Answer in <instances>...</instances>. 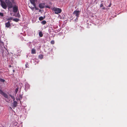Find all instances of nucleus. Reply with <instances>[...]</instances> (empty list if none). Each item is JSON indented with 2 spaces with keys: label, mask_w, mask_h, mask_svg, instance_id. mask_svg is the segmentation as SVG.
Instances as JSON below:
<instances>
[{
  "label": "nucleus",
  "mask_w": 127,
  "mask_h": 127,
  "mask_svg": "<svg viewBox=\"0 0 127 127\" xmlns=\"http://www.w3.org/2000/svg\"><path fill=\"white\" fill-rule=\"evenodd\" d=\"M54 43H55L54 41L53 40H52L51 41V44H54Z\"/></svg>",
  "instance_id": "nucleus-24"
},
{
  "label": "nucleus",
  "mask_w": 127,
  "mask_h": 127,
  "mask_svg": "<svg viewBox=\"0 0 127 127\" xmlns=\"http://www.w3.org/2000/svg\"><path fill=\"white\" fill-rule=\"evenodd\" d=\"M39 35L40 37H41L43 36V34L41 31L39 33Z\"/></svg>",
  "instance_id": "nucleus-14"
},
{
  "label": "nucleus",
  "mask_w": 127,
  "mask_h": 127,
  "mask_svg": "<svg viewBox=\"0 0 127 127\" xmlns=\"http://www.w3.org/2000/svg\"><path fill=\"white\" fill-rule=\"evenodd\" d=\"M17 104V102L15 100L13 101V102L12 103V106L14 107H16Z\"/></svg>",
  "instance_id": "nucleus-10"
},
{
  "label": "nucleus",
  "mask_w": 127,
  "mask_h": 127,
  "mask_svg": "<svg viewBox=\"0 0 127 127\" xmlns=\"http://www.w3.org/2000/svg\"><path fill=\"white\" fill-rule=\"evenodd\" d=\"M0 16H3V13L0 12Z\"/></svg>",
  "instance_id": "nucleus-25"
},
{
  "label": "nucleus",
  "mask_w": 127,
  "mask_h": 127,
  "mask_svg": "<svg viewBox=\"0 0 127 127\" xmlns=\"http://www.w3.org/2000/svg\"><path fill=\"white\" fill-rule=\"evenodd\" d=\"M23 97V95H19V97L18 98H17L16 99L17 100H21L22 98Z\"/></svg>",
  "instance_id": "nucleus-13"
},
{
  "label": "nucleus",
  "mask_w": 127,
  "mask_h": 127,
  "mask_svg": "<svg viewBox=\"0 0 127 127\" xmlns=\"http://www.w3.org/2000/svg\"><path fill=\"white\" fill-rule=\"evenodd\" d=\"M31 8V9H32V10H33L34 9V7H32V8Z\"/></svg>",
  "instance_id": "nucleus-28"
},
{
  "label": "nucleus",
  "mask_w": 127,
  "mask_h": 127,
  "mask_svg": "<svg viewBox=\"0 0 127 127\" xmlns=\"http://www.w3.org/2000/svg\"><path fill=\"white\" fill-rule=\"evenodd\" d=\"M0 81L1 82H4L5 80L3 79L0 78Z\"/></svg>",
  "instance_id": "nucleus-23"
},
{
  "label": "nucleus",
  "mask_w": 127,
  "mask_h": 127,
  "mask_svg": "<svg viewBox=\"0 0 127 127\" xmlns=\"http://www.w3.org/2000/svg\"><path fill=\"white\" fill-rule=\"evenodd\" d=\"M39 7L40 9L43 8L45 7V4L44 3H40L39 5Z\"/></svg>",
  "instance_id": "nucleus-8"
},
{
  "label": "nucleus",
  "mask_w": 127,
  "mask_h": 127,
  "mask_svg": "<svg viewBox=\"0 0 127 127\" xmlns=\"http://www.w3.org/2000/svg\"><path fill=\"white\" fill-rule=\"evenodd\" d=\"M18 88H17L15 90V92L16 93V94L17 93V92L18 90Z\"/></svg>",
  "instance_id": "nucleus-20"
},
{
  "label": "nucleus",
  "mask_w": 127,
  "mask_h": 127,
  "mask_svg": "<svg viewBox=\"0 0 127 127\" xmlns=\"http://www.w3.org/2000/svg\"><path fill=\"white\" fill-rule=\"evenodd\" d=\"M14 71V70H13V71Z\"/></svg>",
  "instance_id": "nucleus-32"
},
{
  "label": "nucleus",
  "mask_w": 127,
  "mask_h": 127,
  "mask_svg": "<svg viewBox=\"0 0 127 127\" xmlns=\"http://www.w3.org/2000/svg\"><path fill=\"white\" fill-rule=\"evenodd\" d=\"M37 0H30L31 3L34 6H36V3L35 2Z\"/></svg>",
  "instance_id": "nucleus-9"
},
{
  "label": "nucleus",
  "mask_w": 127,
  "mask_h": 127,
  "mask_svg": "<svg viewBox=\"0 0 127 127\" xmlns=\"http://www.w3.org/2000/svg\"><path fill=\"white\" fill-rule=\"evenodd\" d=\"M39 58L40 59H42L43 58V56L42 55H39Z\"/></svg>",
  "instance_id": "nucleus-19"
},
{
  "label": "nucleus",
  "mask_w": 127,
  "mask_h": 127,
  "mask_svg": "<svg viewBox=\"0 0 127 127\" xmlns=\"http://www.w3.org/2000/svg\"><path fill=\"white\" fill-rule=\"evenodd\" d=\"M0 94L6 98H8V96L5 93L3 92L2 90L0 89Z\"/></svg>",
  "instance_id": "nucleus-5"
},
{
  "label": "nucleus",
  "mask_w": 127,
  "mask_h": 127,
  "mask_svg": "<svg viewBox=\"0 0 127 127\" xmlns=\"http://www.w3.org/2000/svg\"><path fill=\"white\" fill-rule=\"evenodd\" d=\"M5 2L7 5L8 9L9 8H12L13 7L12 4L11 2L9 0H6Z\"/></svg>",
  "instance_id": "nucleus-1"
},
{
  "label": "nucleus",
  "mask_w": 127,
  "mask_h": 127,
  "mask_svg": "<svg viewBox=\"0 0 127 127\" xmlns=\"http://www.w3.org/2000/svg\"><path fill=\"white\" fill-rule=\"evenodd\" d=\"M13 21L16 22H18L19 21V19L17 18H14L13 20Z\"/></svg>",
  "instance_id": "nucleus-17"
},
{
  "label": "nucleus",
  "mask_w": 127,
  "mask_h": 127,
  "mask_svg": "<svg viewBox=\"0 0 127 127\" xmlns=\"http://www.w3.org/2000/svg\"><path fill=\"white\" fill-rule=\"evenodd\" d=\"M45 18V16H44V17L42 16H41L39 18V20L40 21H41L44 19Z\"/></svg>",
  "instance_id": "nucleus-12"
},
{
  "label": "nucleus",
  "mask_w": 127,
  "mask_h": 127,
  "mask_svg": "<svg viewBox=\"0 0 127 127\" xmlns=\"http://www.w3.org/2000/svg\"><path fill=\"white\" fill-rule=\"evenodd\" d=\"M9 95L11 97V98L13 99V101H14L15 100L14 96H12L11 95Z\"/></svg>",
  "instance_id": "nucleus-18"
},
{
  "label": "nucleus",
  "mask_w": 127,
  "mask_h": 127,
  "mask_svg": "<svg viewBox=\"0 0 127 127\" xmlns=\"http://www.w3.org/2000/svg\"><path fill=\"white\" fill-rule=\"evenodd\" d=\"M80 13V11L79 10H75L73 12V14L76 16V19H77L79 17Z\"/></svg>",
  "instance_id": "nucleus-3"
},
{
  "label": "nucleus",
  "mask_w": 127,
  "mask_h": 127,
  "mask_svg": "<svg viewBox=\"0 0 127 127\" xmlns=\"http://www.w3.org/2000/svg\"><path fill=\"white\" fill-rule=\"evenodd\" d=\"M13 12L14 13H16L18 10V7L16 5L13 6Z\"/></svg>",
  "instance_id": "nucleus-7"
},
{
  "label": "nucleus",
  "mask_w": 127,
  "mask_h": 127,
  "mask_svg": "<svg viewBox=\"0 0 127 127\" xmlns=\"http://www.w3.org/2000/svg\"><path fill=\"white\" fill-rule=\"evenodd\" d=\"M34 8L36 10H38V8L36 6H34Z\"/></svg>",
  "instance_id": "nucleus-26"
},
{
  "label": "nucleus",
  "mask_w": 127,
  "mask_h": 127,
  "mask_svg": "<svg viewBox=\"0 0 127 127\" xmlns=\"http://www.w3.org/2000/svg\"><path fill=\"white\" fill-rule=\"evenodd\" d=\"M5 27L6 28H9L11 29V26L10 22H7L5 23Z\"/></svg>",
  "instance_id": "nucleus-6"
},
{
  "label": "nucleus",
  "mask_w": 127,
  "mask_h": 127,
  "mask_svg": "<svg viewBox=\"0 0 127 127\" xmlns=\"http://www.w3.org/2000/svg\"><path fill=\"white\" fill-rule=\"evenodd\" d=\"M103 6V5L102 4H101V5H100V7H101L102 6Z\"/></svg>",
  "instance_id": "nucleus-30"
},
{
  "label": "nucleus",
  "mask_w": 127,
  "mask_h": 127,
  "mask_svg": "<svg viewBox=\"0 0 127 127\" xmlns=\"http://www.w3.org/2000/svg\"><path fill=\"white\" fill-rule=\"evenodd\" d=\"M26 67V68H29V65L28 64V63H26V64L25 65Z\"/></svg>",
  "instance_id": "nucleus-22"
},
{
  "label": "nucleus",
  "mask_w": 127,
  "mask_h": 127,
  "mask_svg": "<svg viewBox=\"0 0 127 127\" xmlns=\"http://www.w3.org/2000/svg\"><path fill=\"white\" fill-rule=\"evenodd\" d=\"M36 53L35 50V49H32L31 50V53L32 54H34Z\"/></svg>",
  "instance_id": "nucleus-15"
},
{
  "label": "nucleus",
  "mask_w": 127,
  "mask_h": 127,
  "mask_svg": "<svg viewBox=\"0 0 127 127\" xmlns=\"http://www.w3.org/2000/svg\"><path fill=\"white\" fill-rule=\"evenodd\" d=\"M12 17H10L9 18H8L7 19V21H10L11 20H12Z\"/></svg>",
  "instance_id": "nucleus-21"
},
{
  "label": "nucleus",
  "mask_w": 127,
  "mask_h": 127,
  "mask_svg": "<svg viewBox=\"0 0 127 127\" xmlns=\"http://www.w3.org/2000/svg\"><path fill=\"white\" fill-rule=\"evenodd\" d=\"M111 3H110V4H109V5L108 6V7H111Z\"/></svg>",
  "instance_id": "nucleus-27"
},
{
  "label": "nucleus",
  "mask_w": 127,
  "mask_h": 127,
  "mask_svg": "<svg viewBox=\"0 0 127 127\" xmlns=\"http://www.w3.org/2000/svg\"><path fill=\"white\" fill-rule=\"evenodd\" d=\"M53 10L55 11V14H58L60 13L62 11V9L61 8H54L53 9Z\"/></svg>",
  "instance_id": "nucleus-2"
},
{
  "label": "nucleus",
  "mask_w": 127,
  "mask_h": 127,
  "mask_svg": "<svg viewBox=\"0 0 127 127\" xmlns=\"http://www.w3.org/2000/svg\"><path fill=\"white\" fill-rule=\"evenodd\" d=\"M1 4L2 7L4 9H6L7 7V6L6 3L4 1H2L1 0Z\"/></svg>",
  "instance_id": "nucleus-4"
},
{
  "label": "nucleus",
  "mask_w": 127,
  "mask_h": 127,
  "mask_svg": "<svg viewBox=\"0 0 127 127\" xmlns=\"http://www.w3.org/2000/svg\"><path fill=\"white\" fill-rule=\"evenodd\" d=\"M46 8H50V7H49V6H46Z\"/></svg>",
  "instance_id": "nucleus-29"
},
{
  "label": "nucleus",
  "mask_w": 127,
  "mask_h": 127,
  "mask_svg": "<svg viewBox=\"0 0 127 127\" xmlns=\"http://www.w3.org/2000/svg\"><path fill=\"white\" fill-rule=\"evenodd\" d=\"M25 89L26 90H28L30 88V85L27 83H26L25 84Z\"/></svg>",
  "instance_id": "nucleus-11"
},
{
  "label": "nucleus",
  "mask_w": 127,
  "mask_h": 127,
  "mask_svg": "<svg viewBox=\"0 0 127 127\" xmlns=\"http://www.w3.org/2000/svg\"><path fill=\"white\" fill-rule=\"evenodd\" d=\"M41 23L42 24L44 25L46 23V22L45 20H43L41 22Z\"/></svg>",
  "instance_id": "nucleus-16"
},
{
  "label": "nucleus",
  "mask_w": 127,
  "mask_h": 127,
  "mask_svg": "<svg viewBox=\"0 0 127 127\" xmlns=\"http://www.w3.org/2000/svg\"><path fill=\"white\" fill-rule=\"evenodd\" d=\"M8 22H10V23L11 22V21H8Z\"/></svg>",
  "instance_id": "nucleus-31"
}]
</instances>
